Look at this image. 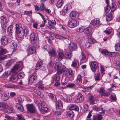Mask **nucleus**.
I'll return each instance as SVG.
<instances>
[{
  "mask_svg": "<svg viewBox=\"0 0 120 120\" xmlns=\"http://www.w3.org/2000/svg\"><path fill=\"white\" fill-rule=\"evenodd\" d=\"M49 97L51 98L53 102H57V100L56 96L54 94L52 93H49L48 95Z\"/></svg>",
  "mask_w": 120,
  "mask_h": 120,
  "instance_id": "nucleus-23",
  "label": "nucleus"
},
{
  "mask_svg": "<svg viewBox=\"0 0 120 120\" xmlns=\"http://www.w3.org/2000/svg\"><path fill=\"white\" fill-rule=\"evenodd\" d=\"M76 13L74 11H72L71 12L70 14V16L72 18H74L76 15Z\"/></svg>",
  "mask_w": 120,
  "mask_h": 120,
  "instance_id": "nucleus-50",
  "label": "nucleus"
},
{
  "mask_svg": "<svg viewBox=\"0 0 120 120\" xmlns=\"http://www.w3.org/2000/svg\"><path fill=\"white\" fill-rule=\"evenodd\" d=\"M30 38L31 42L33 44H35L37 41L36 35L34 33H32L30 35Z\"/></svg>",
  "mask_w": 120,
  "mask_h": 120,
  "instance_id": "nucleus-11",
  "label": "nucleus"
},
{
  "mask_svg": "<svg viewBox=\"0 0 120 120\" xmlns=\"http://www.w3.org/2000/svg\"><path fill=\"white\" fill-rule=\"evenodd\" d=\"M17 119L18 120H25L23 116L21 115H17Z\"/></svg>",
  "mask_w": 120,
  "mask_h": 120,
  "instance_id": "nucleus-49",
  "label": "nucleus"
},
{
  "mask_svg": "<svg viewBox=\"0 0 120 120\" xmlns=\"http://www.w3.org/2000/svg\"><path fill=\"white\" fill-rule=\"evenodd\" d=\"M60 75L57 74V73L56 74L54 75L53 76V79L56 81H58L60 80V77L59 76Z\"/></svg>",
  "mask_w": 120,
  "mask_h": 120,
  "instance_id": "nucleus-39",
  "label": "nucleus"
},
{
  "mask_svg": "<svg viewBox=\"0 0 120 120\" xmlns=\"http://www.w3.org/2000/svg\"><path fill=\"white\" fill-rule=\"evenodd\" d=\"M13 26H9L8 28V34L10 35H12L13 31Z\"/></svg>",
  "mask_w": 120,
  "mask_h": 120,
  "instance_id": "nucleus-27",
  "label": "nucleus"
},
{
  "mask_svg": "<svg viewBox=\"0 0 120 120\" xmlns=\"http://www.w3.org/2000/svg\"><path fill=\"white\" fill-rule=\"evenodd\" d=\"M64 1L63 0H58L56 3V6L59 8H60L63 5Z\"/></svg>",
  "mask_w": 120,
  "mask_h": 120,
  "instance_id": "nucleus-32",
  "label": "nucleus"
},
{
  "mask_svg": "<svg viewBox=\"0 0 120 120\" xmlns=\"http://www.w3.org/2000/svg\"><path fill=\"white\" fill-rule=\"evenodd\" d=\"M18 102L20 103L23 102L24 100L22 98V97H20L18 98Z\"/></svg>",
  "mask_w": 120,
  "mask_h": 120,
  "instance_id": "nucleus-61",
  "label": "nucleus"
},
{
  "mask_svg": "<svg viewBox=\"0 0 120 120\" xmlns=\"http://www.w3.org/2000/svg\"><path fill=\"white\" fill-rule=\"evenodd\" d=\"M115 50L116 51H119L120 50V44L117 43L115 45Z\"/></svg>",
  "mask_w": 120,
  "mask_h": 120,
  "instance_id": "nucleus-47",
  "label": "nucleus"
},
{
  "mask_svg": "<svg viewBox=\"0 0 120 120\" xmlns=\"http://www.w3.org/2000/svg\"><path fill=\"white\" fill-rule=\"evenodd\" d=\"M4 86L5 87H7L8 88H14L15 86L9 84H5L4 85Z\"/></svg>",
  "mask_w": 120,
  "mask_h": 120,
  "instance_id": "nucleus-48",
  "label": "nucleus"
},
{
  "mask_svg": "<svg viewBox=\"0 0 120 120\" xmlns=\"http://www.w3.org/2000/svg\"><path fill=\"white\" fill-rule=\"evenodd\" d=\"M15 33H18L19 36L22 38L25 34L26 35L28 34V30L26 29H23L22 27H19V24H16L15 25Z\"/></svg>",
  "mask_w": 120,
  "mask_h": 120,
  "instance_id": "nucleus-1",
  "label": "nucleus"
},
{
  "mask_svg": "<svg viewBox=\"0 0 120 120\" xmlns=\"http://www.w3.org/2000/svg\"><path fill=\"white\" fill-rule=\"evenodd\" d=\"M82 79L80 75H78L76 81V83L80 85L81 84L82 82Z\"/></svg>",
  "mask_w": 120,
  "mask_h": 120,
  "instance_id": "nucleus-35",
  "label": "nucleus"
},
{
  "mask_svg": "<svg viewBox=\"0 0 120 120\" xmlns=\"http://www.w3.org/2000/svg\"><path fill=\"white\" fill-rule=\"evenodd\" d=\"M55 68L56 70L57 71V74L59 75L61 74L63 71L66 69V68L61 64L57 62L55 65Z\"/></svg>",
  "mask_w": 120,
  "mask_h": 120,
  "instance_id": "nucleus-2",
  "label": "nucleus"
},
{
  "mask_svg": "<svg viewBox=\"0 0 120 120\" xmlns=\"http://www.w3.org/2000/svg\"><path fill=\"white\" fill-rule=\"evenodd\" d=\"M7 110L8 113H13L14 112L13 109L12 107H8V108L7 109Z\"/></svg>",
  "mask_w": 120,
  "mask_h": 120,
  "instance_id": "nucleus-54",
  "label": "nucleus"
},
{
  "mask_svg": "<svg viewBox=\"0 0 120 120\" xmlns=\"http://www.w3.org/2000/svg\"><path fill=\"white\" fill-rule=\"evenodd\" d=\"M99 20L94 19L92 20L90 23V25L94 27H97L100 25Z\"/></svg>",
  "mask_w": 120,
  "mask_h": 120,
  "instance_id": "nucleus-16",
  "label": "nucleus"
},
{
  "mask_svg": "<svg viewBox=\"0 0 120 120\" xmlns=\"http://www.w3.org/2000/svg\"><path fill=\"white\" fill-rule=\"evenodd\" d=\"M76 86L75 85L74 83H69L66 85L65 87H69L70 88H73L75 87Z\"/></svg>",
  "mask_w": 120,
  "mask_h": 120,
  "instance_id": "nucleus-45",
  "label": "nucleus"
},
{
  "mask_svg": "<svg viewBox=\"0 0 120 120\" xmlns=\"http://www.w3.org/2000/svg\"><path fill=\"white\" fill-rule=\"evenodd\" d=\"M71 52H69V53H66L65 56V57L66 58L69 59H70L71 56Z\"/></svg>",
  "mask_w": 120,
  "mask_h": 120,
  "instance_id": "nucleus-51",
  "label": "nucleus"
},
{
  "mask_svg": "<svg viewBox=\"0 0 120 120\" xmlns=\"http://www.w3.org/2000/svg\"><path fill=\"white\" fill-rule=\"evenodd\" d=\"M77 66V62L75 61H73L71 64L72 67L76 68Z\"/></svg>",
  "mask_w": 120,
  "mask_h": 120,
  "instance_id": "nucleus-52",
  "label": "nucleus"
},
{
  "mask_svg": "<svg viewBox=\"0 0 120 120\" xmlns=\"http://www.w3.org/2000/svg\"><path fill=\"white\" fill-rule=\"evenodd\" d=\"M7 52V50L0 47V55L6 54Z\"/></svg>",
  "mask_w": 120,
  "mask_h": 120,
  "instance_id": "nucleus-31",
  "label": "nucleus"
},
{
  "mask_svg": "<svg viewBox=\"0 0 120 120\" xmlns=\"http://www.w3.org/2000/svg\"><path fill=\"white\" fill-rule=\"evenodd\" d=\"M112 15L111 14H109L107 15L106 17V20L107 21H109L112 19Z\"/></svg>",
  "mask_w": 120,
  "mask_h": 120,
  "instance_id": "nucleus-56",
  "label": "nucleus"
},
{
  "mask_svg": "<svg viewBox=\"0 0 120 120\" xmlns=\"http://www.w3.org/2000/svg\"><path fill=\"white\" fill-rule=\"evenodd\" d=\"M18 78L17 75H12L10 78V81L12 82H16L18 80Z\"/></svg>",
  "mask_w": 120,
  "mask_h": 120,
  "instance_id": "nucleus-22",
  "label": "nucleus"
},
{
  "mask_svg": "<svg viewBox=\"0 0 120 120\" xmlns=\"http://www.w3.org/2000/svg\"><path fill=\"white\" fill-rule=\"evenodd\" d=\"M8 20L5 16H2L0 17V21L1 24L3 25H5V27L6 26L5 25L8 22Z\"/></svg>",
  "mask_w": 120,
  "mask_h": 120,
  "instance_id": "nucleus-14",
  "label": "nucleus"
},
{
  "mask_svg": "<svg viewBox=\"0 0 120 120\" xmlns=\"http://www.w3.org/2000/svg\"><path fill=\"white\" fill-rule=\"evenodd\" d=\"M48 111V109L45 107H41L40 111L42 114H44L47 113Z\"/></svg>",
  "mask_w": 120,
  "mask_h": 120,
  "instance_id": "nucleus-33",
  "label": "nucleus"
},
{
  "mask_svg": "<svg viewBox=\"0 0 120 120\" xmlns=\"http://www.w3.org/2000/svg\"><path fill=\"white\" fill-rule=\"evenodd\" d=\"M28 52L30 54H33L36 52V49L34 46H32L28 49Z\"/></svg>",
  "mask_w": 120,
  "mask_h": 120,
  "instance_id": "nucleus-25",
  "label": "nucleus"
},
{
  "mask_svg": "<svg viewBox=\"0 0 120 120\" xmlns=\"http://www.w3.org/2000/svg\"><path fill=\"white\" fill-rule=\"evenodd\" d=\"M53 66V61H50L49 63L48 66L50 67H52Z\"/></svg>",
  "mask_w": 120,
  "mask_h": 120,
  "instance_id": "nucleus-63",
  "label": "nucleus"
},
{
  "mask_svg": "<svg viewBox=\"0 0 120 120\" xmlns=\"http://www.w3.org/2000/svg\"><path fill=\"white\" fill-rule=\"evenodd\" d=\"M81 55L82 58L81 59V60L82 61L84 60V61H83L82 62H86V61L87 59L86 58L85 55L82 52H81Z\"/></svg>",
  "mask_w": 120,
  "mask_h": 120,
  "instance_id": "nucleus-44",
  "label": "nucleus"
},
{
  "mask_svg": "<svg viewBox=\"0 0 120 120\" xmlns=\"http://www.w3.org/2000/svg\"><path fill=\"white\" fill-rule=\"evenodd\" d=\"M85 28L84 27L81 26L76 29V30L77 32L79 33H82L83 31H85Z\"/></svg>",
  "mask_w": 120,
  "mask_h": 120,
  "instance_id": "nucleus-38",
  "label": "nucleus"
},
{
  "mask_svg": "<svg viewBox=\"0 0 120 120\" xmlns=\"http://www.w3.org/2000/svg\"><path fill=\"white\" fill-rule=\"evenodd\" d=\"M93 109L95 110L97 112H99L101 110L102 112L100 113V114L101 115H104L105 113V111L103 110V109L101 107L100 108L94 105L93 107Z\"/></svg>",
  "mask_w": 120,
  "mask_h": 120,
  "instance_id": "nucleus-13",
  "label": "nucleus"
},
{
  "mask_svg": "<svg viewBox=\"0 0 120 120\" xmlns=\"http://www.w3.org/2000/svg\"><path fill=\"white\" fill-rule=\"evenodd\" d=\"M67 116L70 118H72L74 115V113L72 110H70L67 113Z\"/></svg>",
  "mask_w": 120,
  "mask_h": 120,
  "instance_id": "nucleus-37",
  "label": "nucleus"
},
{
  "mask_svg": "<svg viewBox=\"0 0 120 120\" xmlns=\"http://www.w3.org/2000/svg\"><path fill=\"white\" fill-rule=\"evenodd\" d=\"M64 56V54L62 52H60L59 53L58 57L59 59L61 60L63 58Z\"/></svg>",
  "mask_w": 120,
  "mask_h": 120,
  "instance_id": "nucleus-43",
  "label": "nucleus"
},
{
  "mask_svg": "<svg viewBox=\"0 0 120 120\" xmlns=\"http://www.w3.org/2000/svg\"><path fill=\"white\" fill-rule=\"evenodd\" d=\"M42 62L40 61L38 62L36 64V69L37 70H38L40 69L42 65Z\"/></svg>",
  "mask_w": 120,
  "mask_h": 120,
  "instance_id": "nucleus-30",
  "label": "nucleus"
},
{
  "mask_svg": "<svg viewBox=\"0 0 120 120\" xmlns=\"http://www.w3.org/2000/svg\"><path fill=\"white\" fill-rule=\"evenodd\" d=\"M84 100L83 96L80 93H78V96L76 100V101L77 102H80Z\"/></svg>",
  "mask_w": 120,
  "mask_h": 120,
  "instance_id": "nucleus-19",
  "label": "nucleus"
},
{
  "mask_svg": "<svg viewBox=\"0 0 120 120\" xmlns=\"http://www.w3.org/2000/svg\"><path fill=\"white\" fill-rule=\"evenodd\" d=\"M66 69L65 71H63V72L65 73V76L70 78H73L74 77L73 71L71 69H68L66 68Z\"/></svg>",
  "mask_w": 120,
  "mask_h": 120,
  "instance_id": "nucleus-5",
  "label": "nucleus"
},
{
  "mask_svg": "<svg viewBox=\"0 0 120 120\" xmlns=\"http://www.w3.org/2000/svg\"><path fill=\"white\" fill-rule=\"evenodd\" d=\"M38 92L37 94L39 96H40L42 98H43L44 97V95L42 93H41V92L40 91H38Z\"/></svg>",
  "mask_w": 120,
  "mask_h": 120,
  "instance_id": "nucleus-64",
  "label": "nucleus"
},
{
  "mask_svg": "<svg viewBox=\"0 0 120 120\" xmlns=\"http://www.w3.org/2000/svg\"><path fill=\"white\" fill-rule=\"evenodd\" d=\"M97 91L101 96H107L110 94V93L109 92H105L104 88L102 87H101L100 88L97 89Z\"/></svg>",
  "mask_w": 120,
  "mask_h": 120,
  "instance_id": "nucleus-7",
  "label": "nucleus"
},
{
  "mask_svg": "<svg viewBox=\"0 0 120 120\" xmlns=\"http://www.w3.org/2000/svg\"><path fill=\"white\" fill-rule=\"evenodd\" d=\"M19 65H15L10 72L8 71L4 73L3 75L5 77H7L10 75V73H17L16 71L18 70Z\"/></svg>",
  "mask_w": 120,
  "mask_h": 120,
  "instance_id": "nucleus-4",
  "label": "nucleus"
},
{
  "mask_svg": "<svg viewBox=\"0 0 120 120\" xmlns=\"http://www.w3.org/2000/svg\"><path fill=\"white\" fill-rule=\"evenodd\" d=\"M64 98L67 102L71 101L72 99V96L69 95H66Z\"/></svg>",
  "mask_w": 120,
  "mask_h": 120,
  "instance_id": "nucleus-36",
  "label": "nucleus"
},
{
  "mask_svg": "<svg viewBox=\"0 0 120 120\" xmlns=\"http://www.w3.org/2000/svg\"><path fill=\"white\" fill-rule=\"evenodd\" d=\"M102 116L98 114L97 116H94L93 120H101L103 118Z\"/></svg>",
  "mask_w": 120,
  "mask_h": 120,
  "instance_id": "nucleus-34",
  "label": "nucleus"
},
{
  "mask_svg": "<svg viewBox=\"0 0 120 120\" xmlns=\"http://www.w3.org/2000/svg\"><path fill=\"white\" fill-rule=\"evenodd\" d=\"M109 5L108 4H107V6L105 7V12L107 13L109 11V10L111 9V7H109Z\"/></svg>",
  "mask_w": 120,
  "mask_h": 120,
  "instance_id": "nucleus-55",
  "label": "nucleus"
},
{
  "mask_svg": "<svg viewBox=\"0 0 120 120\" xmlns=\"http://www.w3.org/2000/svg\"><path fill=\"white\" fill-rule=\"evenodd\" d=\"M24 13L28 15L31 16L32 15V12L31 11H25Z\"/></svg>",
  "mask_w": 120,
  "mask_h": 120,
  "instance_id": "nucleus-60",
  "label": "nucleus"
},
{
  "mask_svg": "<svg viewBox=\"0 0 120 120\" xmlns=\"http://www.w3.org/2000/svg\"><path fill=\"white\" fill-rule=\"evenodd\" d=\"M56 37L57 38L60 39H66L68 38V36L67 35L64 36H62L60 35H56Z\"/></svg>",
  "mask_w": 120,
  "mask_h": 120,
  "instance_id": "nucleus-26",
  "label": "nucleus"
},
{
  "mask_svg": "<svg viewBox=\"0 0 120 120\" xmlns=\"http://www.w3.org/2000/svg\"><path fill=\"white\" fill-rule=\"evenodd\" d=\"M40 9L41 10H44L45 9V6L43 3H41L40 6Z\"/></svg>",
  "mask_w": 120,
  "mask_h": 120,
  "instance_id": "nucleus-62",
  "label": "nucleus"
},
{
  "mask_svg": "<svg viewBox=\"0 0 120 120\" xmlns=\"http://www.w3.org/2000/svg\"><path fill=\"white\" fill-rule=\"evenodd\" d=\"M56 23V22L54 20L50 21L48 22V24L49 27L50 28L54 29H55V25Z\"/></svg>",
  "mask_w": 120,
  "mask_h": 120,
  "instance_id": "nucleus-20",
  "label": "nucleus"
},
{
  "mask_svg": "<svg viewBox=\"0 0 120 120\" xmlns=\"http://www.w3.org/2000/svg\"><path fill=\"white\" fill-rule=\"evenodd\" d=\"M11 47L12 48L15 49L16 47V44L14 41H11L10 43Z\"/></svg>",
  "mask_w": 120,
  "mask_h": 120,
  "instance_id": "nucleus-42",
  "label": "nucleus"
},
{
  "mask_svg": "<svg viewBox=\"0 0 120 120\" xmlns=\"http://www.w3.org/2000/svg\"><path fill=\"white\" fill-rule=\"evenodd\" d=\"M28 111L30 113H33L35 112L36 109L35 106L33 104H29L26 105Z\"/></svg>",
  "mask_w": 120,
  "mask_h": 120,
  "instance_id": "nucleus-6",
  "label": "nucleus"
},
{
  "mask_svg": "<svg viewBox=\"0 0 120 120\" xmlns=\"http://www.w3.org/2000/svg\"><path fill=\"white\" fill-rule=\"evenodd\" d=\"M25 74L24 72H21L17 75L18 79L22 78L24 76Z\"/></svg>",
  "mask_w": 120,
  "mask_h": 120,
  "instance_id": "nucleus-41",
  "label": "nucleus"
},
{
  "mask_svg": "<svg viewBox=\"0 0 120 120\" xmlns=\"http://www.w3.org/2000/svg\"><path fill=\"white\" fill-rule=\"evenodd\" d=\"M49 54L51 56H56L55 51L52 49L48 52Z\"/></svg>",
  "mask_w": 120,
  "mask_h": 120,
  "instance_id": "nucleus-29",
  "label": "nucleus"
},
{
  "mask_svg": "<svg viewBox=\"0 0 120 120\" xmlns=\"http://www.w3.org/2000/svg\"><path fill=\"white\" fill-rule=\"evenodd\" d=\"M77 25V21L75 19H72L68 22V26L70 28H74L76 27Z\"/></svg>",
  "mask_w": 120,
  "mask_h": 120,
  "instance_id": "nucleus-10",
  "label": "nucleus"
},
{
  "mask_svg": "<svg viewBox=\"0 0 120 120\" xmlns=\"http://www.w3.org/2000/svg\"><path fill=\"white\" fill-rule=\"evenodd\" d=\"M38 87L40 89H42L44 87V85L42 84L41 81H39L38 84Z\"/></svg>",
  "mask_w": 120,
  "mask_h": 120,
  "instance_id": "nucleus-46",
  "label": "nucleus"
},
{
  "mask_svg": "<svg viewBox=\"0 0 120 120\" xmlns=\"http://www.w3.org/2000/svg\"><path fill=\"white\" fill-rule=\"evenodd\" d=\"M69 109L77 111H79V108L78 106L75 105H72L70 107Z\"/></svg>",
  "mask_w": 120,
  "mask_h": 120,
  "instance_id": "nucleus-28",
  "label": "nucleus"
},
{
  "mask_svg": "<svg viewBox=\"0 0 120 120\" xmlns=\"http://www.w3.org/2000/svg\"><path fill=\"white\" fill-rule=\"evenodd\" d=\"M69 49L71 51L74 50L77 48V45L73 42H71L69 44Z\"/></svg>",
  "mask_w": 120,
  "mask_h": 120,
  "instance_id": "nucleus-18",
  "label": "nucleus"
},
{
  "mask_svg": "<svg viewBox=\"0 0 120 120\" xmlns=\"http://www.w3.org/2000/svg\"><path fill=\"white\" fill-rule=\"evenodd\" d=\"M5 104L3 102L0 103V108H2L3 109H4L5 108Z\"/></svg>",
  "mask_w": 120,
  "mask_h": 120,
  "instance_id": "nucleus-58",
  "label": "nucleus"
},
{
  "mask_svg": "<svg viewBox=\"0 0 120 120\" xmlns=\"http://www.w3.org/2000/svg\"><path fill=\"white\" fill-rule=\"evenodd\" d=\"M92 28L91 27H87L85 28L84 33L86 34L88 38H90L91 36V32Z\"/></svg>",
  "mask_w": 120,
  "mask_h": 120,
  "instance_id": "nucleus-9",
  "label": "nucleus"
},
{
  "mask_svg": "<svg viewBox=\"0 0 120 120\" xmlns=\"http://www.w3.org/2000/svg\"><path fill=\"white\" fill-rule=\"evenodd\" d=\"M56 108L57 109H61L63 108V104L60 101H59L55 102Z\"/></svg>",
  "mask_w": 120,
  "mask_h": 120,
  "instance_id": "nucleus-21",
  "label": "nucleus"
},
{
  "mask_svg": "<svg viewBox=\"0 0 120 120\" xmlns=\"http://www.w3.org/2000/svg\"><path fill=\"white\" fill-rule=\"evenodd\" d=\"M1 44L3 45H7L8 42V39L7 37L5 36H3L0 39Z\"/></svg>",
  "mask_w": 120,
  "mask_h": 120,
  "instance_id": "nucleus-12",
  "label": "nucleus"
},
{
  "mask_svg": "<svg viewBox=\"0 0 120 120\" xmlns=\"http://www.w3.org/2000/svg\"><path fill=\"white\" fill-rule=\"evenodd\" d=\"M37 79V77L35 75L32 74L29 78V81L31 83H33L35 82Z\"/></svg>",
  "mask_w": 120,
  "mask_h": 120,
  "instance_id": "nucleus-17",
  "label": "nucleus"
},
{
  "mask_svg": "<svg viewBox=\"0 0 120 120\" xmlns=\"http://www.w3.org/2000/svg\"><path fill=\"white\" fill-rule=\"evenodd\" d=\"M1 98L4 101L7 100L9 99L7 95L5 94H2Z\"/></svg>",
  "mask_w": 120,
  "mask_h": 120,
  "instance_id": "nucleus-40",
  "label": "nucleus"
},
{
  "mask_svg": "<svg viewBox=\"0 0 120 120\" xmlns=\"http://www.w3.org/2000/svg\"><path fill=\"white\" fill-rule=\"evenodd\" d=\"M72 7L70 5H67L65 6L62 10V12L66 13L70 11Z\"/></svg>",
  "mask_w": 120,
  "mask_h": 120,
  "instance_id": "nucleus-15",
  "label": "nucleus"
},
{
  "mask_svg": "<svg viewBox=\"0 0 120 120\" xmlns=\"http://www.w3.org/2000/svg\"><path fill=\"white\" fill-rule=\"evenodd\" d=\"M99 51L101 53L105 56L108 55L111 57H114L116 54V53L115 52H110L106 49H99Z\"/></svg>",
  "mask_w": 120,
  "mask_h": 120,
  "instance_id": "nucleus-3",
  "label": "nucleus"
},
{
  "mask_svg": "<svg viewBox=\"0 0 120 120\" xmlns=\"http://www.w3.org/2000/svg\"><path fill=\"white\" fill-rule=\"evenodd\" d=\"M116 6L114 4L112 3L111 6V8H112L111 11L113 12L116 9Z\"/></svg>",
  "mask_w": 120,
  "mask_h": 120,
  "instance_id": "nucleus-59",
  "label": "nucleus"
},
{
  "mask_svg": "<svg viewBox=\"0 0 120 120\" xmlns=\"http://www.w3.org/2000/svg\"><path fill=\"white\" fill-rule=\"evenodd\" d=\"M15 106L16 107L19 111L22 112L24 110L23 107L22 105L19 103H17L16 104Z\"/></svg>",
  "mask_w": 120,
  "mask_h": 120,
  "instance_id": "nucleus-24",
  "label": "nucleus"
},
{
  "mask_svg": "<svg viewBox=\"0 0 120 120\" xmlns=\"http://www.w3.org/2000/svg\"><path fill=\"white\" fill-rule=\"evenodd\" d=\"M91 43L90 42L87 43L85 44V47L88 49L90 48L91 47Z\"/></svg>",
  "mask_w": 120,
  "mask_h": 120,
  "instance_id": "nucleus-57",
  "label": "nucleus"
},
{
  "mask_svg": "<svg viewBox=\"0 0 120 120\" xmlns=\"http://www.w3.org/2000/svg\"><path fill=\"white\" fill-rule=\"evenodd\" d=\"M90 65L92 70L94 72H96L98 64L96 61H92L90 63Z\"/></svg>",
  "mask_w": 120,
  "mask_h": 120,
  "instance_id": "nucleus-8",
  "label": "nucleus"
},
{
  "mask_svg": "<svg viewBox=\"0 0 120 120\" xmlns=\"http://www.w3.org/2000/svg\"><path fill=\"white\" fill-rule=\"evenodd\" d=\"M89 99L90 102L91 103L93 104L94 103V100L93 96H90L89 97Z\"/></svg>",
  "mask_w": 120,
  "mask_h": 120,
  "instance_id": "nucleus-53",
  "label": "nucleus"
}]
</instances>
